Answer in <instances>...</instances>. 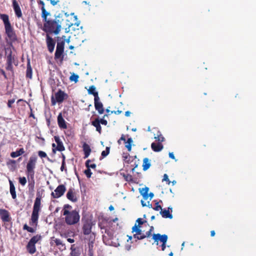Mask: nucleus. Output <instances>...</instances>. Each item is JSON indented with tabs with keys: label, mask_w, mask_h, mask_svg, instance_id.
Listing matches in <instances>:
<instances>
[{
	"label": "nucleus",
	"mask_w": 256,
	"mask_h": 256,
	"mask_svg": "<svg viewBox=\"0 0 256 256\" xmlns=\"http://www.w3.org/2000/svg\"><path fill=\"white\" fill-rule=\"evenodd\" d=\"M135 232L136 234H134V238H137L139 236L140 234L142 233V230L140 228L138 227L137 224H136L132 228V232Z\"/></svg>",
	"instance_id": "bb28decb"
},
{
	"label": "nucleus",
	"mask_w": 256,
	"mask_h": 256,
	"mask_svg": "<svg viewBox=\"0 0 256 256\" xmlns=\"http://www.w3.org/2000/svg\"><path fill=\"white\" fill-rule=\"evenodd\" d=\"M152 150L156 152H159L163 148V146L160 142H152L151 144Z\"/></svg>",
	"instance_id": "393cba45"
},
{
	"label": "nucleus",
	"mask_w": 256,
	"mask_h": 256,
	"mask_svg": "<svg viewBox=\"0 0 256 256\" xmlns=\"http://www.w3.org/2000/svg\"><path fill=\"white\" fill-rule=\"evenodd\" d=\"M133 140L132 139L130 138H128L126 142H125L126 144L125 146L127 148L128 151L130 152L132 150V143Z\"/></svg>",
	"instance_id": "72a5a7b5"
},
{
	"label": "nucleus",
	"mask_w": 256,
	"mask_h": 256,
	"mask_svg": "<svg viewBox=\"0 0 256 256\" xmlns=\"http://www.w3.org/2000/svg\"><path fill=\"white\" fill-rule=\"evenodd\" d=\"M91 162V160H88L86 162V166L87 168H90L94 169L96 168V164H90V163Z\"/></svg>",
	"instance_id": "e433bc0d"
},
{
	"label": "nucleus",
	"mask_w": 256,
	"mask_h": 256,
	"mask_svg": "<svg viewBox=\"0 0 256 256\" xmlns=\"http://www.w3.org/2000/svg\"><path fill=\"white\" fill-rule=\"evenodd\" d=\"M10 182V193L12 195V198L13 199H16V192L15 186L11 180H9Z\"/></svg>",
	"instance_id": "c85d7f7f"
},
{
	"label": "nucleus",
	"mask_w": 256,
	"mask_h": 256,
	"mask_svg": "<svg viewBox=\"0 0 256 256\" xmlns=\"http://www.w3.org/2000/svg\"><path fill=\"white\" fill-rule=\"evenodd\" d=\"M120 140H122L124 142H126V139L125 138V136L123 134L122 136L120 137V139L118 140V142H120Z\"/></svg>",
	"instance_id": "bf43d9fd"
},
{
	"label": "nucleus",
	"mask_w": 256,
	"mask_h": 256,
	"mask_svg": "<svg viewBox=\"0 0 256 256\" xmlns=\"http://www.w3.org/2000/svg\"><path fill=\"white\" fill-rule=\"evenodd\" d=\"M136 222L138 223V224L137 225L138 227L140 228L141 225H142L146 221L142 220L141 218H138L136 220Z\"/></svg>",
	"instance_id": "09e8293b"
},
{
	"label": "nucleus",
	"mask_w": 256,
	"mask_h": 256,
	"mask_svg": "<svg viewBox=\"0 0 256 256\" xmlns=\"http://www.w3.org/2000/svg\"><path fill=\"white\" fill-rule=\"evenodd\" d=\"M0 18L3 21L4 28L10 26H12L10 20L8 16L6 14H0Z\"/></svg>",
	"instance_id": "aec40b11"
},
{
	"label": "nucleus",
	"mask_w": 256,
	"mask_h": 256,
	"mask_svg": "<svg viewBox=\"0 0 256 256\" xmlns=\"http://www.w3.org/2000/svg\"><path fill=\"white\" fill-rule=\"evenodd\" d=\"M25 151L24 148H20L16 152H12L10 153V156L12 158H16L24 153Z\"/></svg>",
	"instance_id": "cd10ccee"
},
{
	"label": "nucleus",
	"mask_w": 256,
	"mask_h": 256,
	"mask_svg": "<svg viewBox=\"0 0 256 256\" xmlns=\"http://www.w3.org/2000/svg\"><path fill=\"white\" fill-rule=\"evenodd\" d=\"M0 218L4 222H9L11 220L9 212L5 209H0Z\"/></svg>",
	"instance_id": "2eb2a0df"
},
{
	"label": "nucleus",
	"mask_w": 256,
	"mask_h": 256,
	"mask_svg": "<svg viewBox=\"0 0 256 256\" xmlns=\"http://www.w3.org/2000/svg\"><path fill=\"white\" fill-rule=\"evenodd\" d=\"M66 190V188L64 184L59 185L54 192H52L51 196L54 198H58L64 195Z\"/></svg>",
	"instance_id": "9b49d317"
},
{
	"label": "nucleus",
	"mask_w": 256,
	"mask_h": 256,
	"mask_svg": "<svg viewBox=\"0 0 256 256\" xmlns=\"http://www.w3.org/2000/svg\"><path fill=\"white\" fill-rule=\"evenodd\" d=\"M52 152H53L55 153L56 150V147L55 144L53 143L52 144Z\"/></svg>",
	"instance_id": "680f3d73"
},
{
	"label": "nucleus",
	"mask_w": 256,
	"mask_h": 256,
	"mask_svg": "<svg viewBox=\"0 0 256 256\" xmlns=\"http://www.w3.org/2000/svg\"><path fill=\"white\" fill-rule=\"evenodd\" d=\"M83 151L84 152V158H87L90 154L92 151L90 146L86 142H84L82 145Z\"/></svg>",
	"instance_id": "412c9836"
},
{
	"label": "nucleus",
	"mask_w": 256,
	"mask_h": 256,
	"mask_svg": "<svg viewBox=\"0 0 256 256\" xmlns=\"http://www.w3.org/2000/svg\"><path fill=\"white\" fill-rule=\"evenodd\" d=\"M54 243L56 244V246H62V247L64 248V244H62V240L58 238H56L54 240Z\"/></svg>",
	"instance_id": "79ce46f5"
},
{
	"label": "nucleus",
	"mask_w": 256,
	"mask_h": 256,
	"mask_svg": "<svg viewBox=\"0 0 256 256\" xmlns=\"http://www.w3.org/2000/svg\"><path fill=\"white\" fill-rule=\"evenodd\" d=\"M54 139L56 142L57 144V146L56 148V150L59 152L64 151L65 150V148L59 136H54Z\"/></svg>",
	"instance_id": "a211bd4d"
},
{
	"label": "nucleus",
	"mask_w": 256,
	"mask_h": 256,
	"mask_svg": "<svg viewBox=\"0 0 256 256\" xmlns=\"http://www.w3.org/2000/svg\"><path fill=\"white\" fill-rule=\"evenodd\" d=\"M68 242L70 243H73L74 242V240L73 238H68L67 239Z\"/></svg>",
	"instance_id": "0e129e2a"
},
{
	"label": "nucleus",
	"mask_w": 256,
	"mask_h": 256,
	"mask_svg": "<svg viewBox=\"0 0 256 256\" xmlns=\"http://www.w3.org/2000/svg\"><path fill=\"white\" fill-rule=\"evenodd\" d=\"M84 173L88 178H90L92 174V172L89 168H87V169L84 171Z\"/></svg>",
	"instance_id": "c03bdc74"
},
{
	"label": "nucleus",
	"mask_w": 256,
	"mask_h": 256,
	"mask_svg": "<svg viewBox=\"0 0 256 256\" xmlns=\"http://www.w3.org/2000/svg\"><path fill=\"white\" fill-rule=\"evenodd\" d=\"M122 110H112V111H111L110 112V114H122Z\"/></svg>",
	"instance_id": "6e6d98bb"
},
{
	"label": "nucleus",
	"mask_w": 256,
	"mask_h": 256,
	"mask_svg": "<svg viewBox=\"0 0 256 256\" xmlns=\"http://www.w3.org/2000/svg\"><path fill=\"white\" fill-rule=\"evenodd\" d=\"M169 156L170 158L172 159H175V156L173 154V152H170L169 153Z\"/></svg>",
	"instance_id": "e2e57ef3"
},
{
	"label": "nucleus",
	"mask_w": 256,
	"mask_h": 256,
	"mask_svg": "<svg viewBox=\"0 0 256 256\" xmlns=\"http://www.w3.org/2000/svg\"><path fill=\"white\" fill-rule=\"evenodd\" d=\"M88 92L89 94H92L94 96V100L99 98L98 92L96 91V88L94 85L90 86L88 90Z\"/></svg>",
	"instance_id": "5701e85b"
},
{
	"label": "nucleus",
	"mask_w": 256,
	"mask_h": 256,
	"mask_svg": "<svg viewBox=\"0 0 256 256\" xmlns=\"http://www.w3.org/2000/svg\"><path fill=\"white\" fill-rule=\"evenodd\" d=\"M94 104L96 110L100 114H104V110L102 102H100V98L94 100Z\"/></svg>",
	"instance_id": "4468645a"
},
{
	"label": "nucleus",
	"mask_w": 256,
	"mask_h": 256,
	"mask_svg": "<svg viewBox=\"0 0 256 256\" xmlns=\"http://www.w3.org/2000/svg\"><path fill=\"white\" fill-rule=\"evenodd\" d=\"M19 182L22 186H24L26 183V179L25 177H20L19 178Z\"/></svg>",
	"instance_id": "a18cd8bd"
},
{
	"label": "nucleus",
	"mask_w": 256,
	"mask_h": 256,
	"mask_svg": "<svg viewBox=\"0 0 256 256\" xmlns=\"http://www.w3.org/2000/svg\"><path fill=\"white\" fill-rule=\"evenodd\" d=\"M30 110H31V113H30V117H32V118H33L34 119H35V118H36V117H35L34 115L33 114V113H32V108H30Z\"/></svg>",
	"instance_id": "338daca9"
},
{
	"label": "nucleus",
	"mask_w": 256,
	"mask_h": 256,
	"mask_svg": "<svg viewBox=\"0 0 256 256\" xmlns=\"http://www.w3.org/2000/svg\"><path fill=\"white\" fill-rule=\"evenodd\" d=\"M152 239L154 240L152 244H156V246L158 245V242H162L161 248L162 250L164 251L166 248V244L168 239L166 234H154L152 235Z\"/></svg>",
	"instance_id": "0eeeda50"
},
{
	"label": "nucleus",
	"mask_w": 256,
	"mask_h": 256,
	"mask_svg": "<svg viewBox=\"0 0 256 256\" xmlns=\"http://www.w3.org/2000/svg\"><path fill=\"white\" fill-rule=\"evenodd\" d=\"M32 68L30 66V61L29 60H28L27 62V68L26 70V77L28 78H32Z\"/></svg>",
	"instance_id": "c756f323"
},
{
	"label": "nucleus",
	"mask_w": 256,
	"mask_h": 256,
	"mask_svg": "<svg viewBox=\"0 0 256 256\" xmlns=\"http://www.w3.org/2000/svg\"><path fill=\"white\" fill-rule=\"evenodd\" d=\"M92 124L96 128V130L100 134L102 132V127L99 122V118H96L92 122Z\"/></svg>",
	"instance_id": "a878e982"
},
{
	"label": "nucleus",
	"mask_w": 256,
	"mask_h": 256,
	"mask_svg": "<svg viewBox=\"0 0 256 256\" xmlns=\"http://www.w3.org/2000/svg\"><path fill=\"white\" fill-rule=\"evenodd\" d=\"M38 4H40V5L42 6V8H41V10H42V16H44V11L46 13H50L49 12L46 11V10L45 8H44V2L43 1H42L41 0H38Z\"/></svg>",
	"instance_id": "f704fd0d"
},
{
	"label": "nucleus",
	"mask_w": 256,
	"mask_h": 256,
	"mask_svg": "<svg viewBox=\"0 0 256 256\" xmlns=\"http://www.w3.org/2000/svg\"><path fill=\"white\" fill-rule=\"evenodd\" d=\"M26 249L28 252L31 254H34L36 250V246L29 242L26 246Z\"/></svg>",
	"instance_id": "b1692460"
},
{
	"label": "nucleus",
	"mask_w": 256,
	"mask_h": 256,
	"mask_svg": "<svg viewBox=\"0 0 256 256\" xmlns=\"http://www.w3.org/2000/svg\"><path fill=\"white\" fill-rule=\"evenodd\" d=\"M38 158L36 156H32L27 163L26 166V174L28 178L30 177L32 180H33V182L31 185L32 189L33 190L34 188V176L35 174L34 169L36 168V164L37 162Z\"/></svg>",
	"instance_id": "20e7f679"
},
{
	"label": "nucleus",
	"mask_w": 256,
	"mask_h": 256,
	"mask_svg": "<svg viewBox=\"0 0 256 256\" xmlns=\"http://www.w3.org/2000/svg\"><path fill=\"white\" fill-rule=\"evenodd\" d=\"M14 102H15L14 99L9 100L8 102V106L9 108H12V104H13Z\"/></svg>",
	"instance_id": "8fccbe9b"
},
{
	"label": "nucleus",
	"mask_w": 256,
	"mask_h": 256,
	"mask_svg": "<svg viewBox=\"0 0 256 256\" xmlns=\"http://www.w3.org/2000/svg\"><path fill=\"white\" fill-rule=\"evenodd\" d=\"M78 78L79 76L78 74H73L70 77V80L72 82H78Z\"/></svg>",
	"instance_id": "4c0bfd02"
},
{
	"label": "nucleus",
	"mask_w": 256,
	"mask_h": 256,
	"mask_svg": "<svg viewBox=\"0 0 256 256\" xmlns=\"http://www.w3.org/2000/svg\"><path fill=\"white\" fill-rule=\"evenodd\" d=\"M46 42L47 47L48 51L52 53L54 52L56 42L54 40L53 38H51L49 34H46Z\"/></svg>",
	"instance_id": "f8f14e48"
},
{
	"label": "nucleus",
	"mask_w": 256,
	"mask_h": 256,
	"mask_svg": "<svg viewBox=\"0 0 256 256\" xmlns=\"http://www.w3.org/2000/svg\"><path fill=\"white\" fill-rule=\"evenodd\" d=\"M43 191L44 190H42L41 194L38 191L36 192V198L34 202L30 221V224L31 226H38L39 212L40 210L42 195Z\"/></svg>",
	"instance_id": "f03ea898"
},
{
	"label": "nucleus",
	"mask_w": 256,
	"mask_h": 256,
	"mask_svg": "<svg viewBox=\"0 0 256 256\" xmlns=\"http://www.w3.org/2000/svg\"><path fill=\"white\" fill-rule=\"evenodd\" d=\"M12 6L16 16L18 18L22 17V13L21 9L16 0H12Z\"/></svg>",
	"instance_id": "f3484780"
},
{
	"label": "nucleus",
	"mask_w": 256,
	"mask_h": 256,
	"mask_svg": "<svg viewBox=\"0 0 256 256\" xmlns=\"http://www.w3.org/2000/svg\"><path fill=\"white\" fill-rule=\"evenodd\" d=\"M58 124L61 129H66L68 128L66 122L63 118L62 113H60L58 116Z\"/></svg>",
	"instance_id": "dca6fc26"
},
{
	"label": "nucleus",
	"mask_w": 256,
	"mask_h": 256,
	"mask_svg": "<svg viewBox=\"0 0 256 256\" xmlns=\"http://www.w3.org/2000/svg\"><path fill=\"white\" fill-rule=\"evenodd\" d=\"M38 155L41 158H44L47 157L46 154L42 150H40L38 152Z\"/></svg>",
	"instance_id": "49530a36"
},
{
	"label": "nucleus",
	"mask_w": 256,
	"mask_h": 256,
	"mask_svg": "<svg viewBox=\"0 0 256 256\" xmlns=\"http://www.w3.org/2000/svg\"><path fill=\"white\" fill-rule=\"evenodd\" d=\"M110 148L109 147H106V150H103L102 152V156L104 158V157H106V156H107L109 153H110Z\"/></svg>",
	"instance_id": "ea45409f"
},
{
	"label": "nucleus",
	"mask_w": 256,
	"mask_h": 256,
	"mask_svg": "<svg viewBox=\"0 0 256 256\" xmlns=\"http://www.w3.org/2000/svg\"><path fill=\"white\" fill-rule=\"evenodd\" d=\"M6 54V66L8 70L12 71L13 69L12 63L14 62V56H12V50L10 47L5 48Z\"/></svg>",
	"instance_id": "1a4fd4ad"
},
{
	"label": "nucleus",
	"mask_w": 256,
	"mask_h": 256,
	"mask_svg": "<svg viewBox=\"0 0 256 256\" xmlns=\"http://www.w3.org/2000/svg\"><path fill=\"white\" fill-rule=\"evenodd\" d=\"M89 250L88 252V256H94V251H93V244L89 242L88 244Z\"/></svg>",
	"instance_id": "58836bf2"
},
{
	"label": "nucleus",
	"mask_w": 256,
	"mask_h": 256,
	"mask_svg": "<svg viewBox=\"0 0 256 256\" xmlns=\"http://www.w3.org/2000/svg\"><path fill=\"white\" fill-rule=\"evenodd\" d=\"M70 208H72V206L68 204H66L64 206L63 210H68V209H70Z\"/></svg>",
	"instance_id": "13d9d810"
},
{
	"label": "nucleus",
	"mask_w": 256,
	"mask_h": 256,
	"mask_svg": "<svg viewBox=\"0 0 256 256\" xmlns=\"http://www.w3.org/2000/svg\"><path fill=\"white\" fill-rule=\"evenodd\" d=\"M149 191V188L147 186H146L142 189H140V194L143 196V198L144 200H148V197H150V200H152V198L154 196V194L152 192H150L148 194Z\"/></svg>",
	"instance_id": "ddd939ff"
},
{
	"label": "nucleus",
	"mask_w": 256,
	"mask_h": 256,
	"mask_svg": "<svg viewBox=\"0 0 256 256\" xmlns=\"http://www.w3.org/2000/svg\"><path fill=\"white\" fill-rule=\"evenodd\" d=\"M65 165H66V162H62V166H61V167H60L61 171H63L64 170L66 172V168H65Z\"/></svg>",
	"instance_id": "5fc2aeb1"
},
{
	"label": "nucleus",
	"mask_w": 256,
	"mask_h": 256,
	"mask_svg": "<svg viewBox=\"0 0 256 256\" xmlns=\"http://www.w3.org/2000/svg\"><path fill=\"white\" fill-rule=\"evenodd\" d=\"M10 163L11 164H16V162L15 160H10Z\"/></svg>",
	"instance_id": "774afa93"
},
{
	"label": "nucleus",
	"mask_w": 256,
	"mask_h": 256,
	"mask_svg": "<svg viewBox=\"0 0 256 256\" xmlns=\"http://www.w3.org/2000/svg\"><path fill=\"white\" fill-rule=\"evenodd\" d=\"M100 124H102L103 125L106 126L108 124V121L104 118L99 119Z\"/></svg>",
	"instance_id": "603ef678"
},
{
	"label": "nucleus",
	"mask_w": 256,
	"mask_h": 256,
	"mask_svg": "<svg viewBox=\"0 0 256 256\" xmlns=\"http://www.w3.org/2000/svg\"><path fill=\"white\" fill-rule=\"evenodd\" d=\"M66 198L72 202H76L78 200L77 197L74 192L72 188H70L66 194Z\"/></svg>",
	"instance_id": "6ab92c4d"
},
{
	"label": "nucleus",
	"mask_w": 256,
	"mask_h": 256,
	"mask_svg": "<svg viewBox=\"0 0 256 256\" xmlns=\"http://www.w3.org/2000/svg\"><path fill=\"white\" fill-rule=\"evenodd\" d=\"M23 230H26L28 232H30L31 233H34L35 232V230L34 228L28 226L26 224H25L24 225Z\"/></svg>",
	"instance_id": "c9c22d12"
},
{
	"label": "nucleus",
	"mask_w": 256,
	"mask_h": 256,
	"mask_svg": "<svg viewBox=\"0 0 256 256\" xmlns=\"http://www.w3.org/2000/svg\"><path fill=\"white\" fill-rule=\"evenodd\" d=\"M42 239V236L40 235L36 234V236H33L29 242H31L32 244H34L36 246V244L38 241Z\"/></svg>",
	"instance_id": "473e14b6"
},
{
	"label": "nucleus",
	"mask_w": 256,
	"mask_h": 256,
	"mask_svg": "<svg viewBox=\"0 0 256 256\" xmlns=\"http://www.w3.org/2000/svg\"><path fill=\"white\" fill-rule=\"evenodd\" d=\"M94 224L90 220H86L83 222V225L82 226V231L84 235H89V242L90 243L93 244L95 240L96 234L94 232H92V226Z\"/></svg>",
	"instance_id": "39448f33"
},
{
	"label": "nucleus",
	"mask_w": 256,
	"mask_h": 256,
	"mask_svg": "<svg viewBox=\"0 0 256 256\" xmlns=\"http://www.w3.org/2000/svg\"><path fill=\"white\" fill-rule=\"evenodd\" d=\"M70 256H80V252L78 248L75 246L74 244H72L70 247Z\"/></svg>",
	"instance_id": "4be33fe9"
},
{
	"label": "nucleus",
	"mask_w": 256,
	"mask_h": 256,
	"mask_svg": "<svg viewBox=\"0 0 256 256\" xmlns=\"http://www.w3.org/2000/svg\"><path fill=\"white\" fill-rule=\"evenodd\" d=\"M44 22L42 30L46 34H58L62 29V24L64 21V16L62 14L54 15L52 18L50 13L44 12V16H42Z\"/></svg>",
	"instance_id": "f257e3e1"
},
{
	"label": "nucleus",
	"mask_w": 256,
	"mask_h": 256,
	"mask_svg": "<svg viewBox=\"0 0 256 256\" xmlns=\"http://www.w3.org/2000/svg\"><path fill=\"white\" fill-rule=\"evenodd\" d=\"M151 234L152 233L150 232V230H148V231L146 232L145 234L146 237V238L150 237L151 235Z\"/></svg>",
	"instance_id": "052dcab7"
},
{
	"label": "nucleus",
	"mask_w": 256,
	"mask_h": 256,
	"mask_svg": "<svg viewBox=\"0 0 256 256\" xmlns=\"http://www.w3.org/2000/svg\"><path fill=\"white\" fill-rule=\"evenodd\" d=\"M64 40H62L61 38L58 39L56 44V50L54 54V60L60 63L63 62L64 56Z\"/></svg>",
	"instance_id": "423d86ee"
},
{
	"label": "nucleus",
	"mask_w": 256,
	"mask_h": 256,
	"mask_svg": "<svg viewBox=\"0 0 256 256\" xmlns=\"http://www.w3.org/2000/svg\"><path fill=\"white\" fill-rule=\"evenodd\" d=\"M124 177L125 180L127 182H130L132 180V176L130 174H124Z\"/></svg>",
	"instance_id": "de8ad7c7"
},
{
	"label": "nucleus",
	"mask_w": 256,
	"mask_h": 256,
	"mask_svg": "<svg viewBox=\"0 0 256 256\" xmlns=\"http://www.w3.org/2000/svg\"><path fill=\"white\" fill-rule=\"evenodd\" d=\"M130 114H131V112H130V111H126V112H125V116H127V117L130 116Z\"/></svg>",
	"instance_id": "69168bd1"
},
{
	"label": "nucleus",
	"mask_w": 256,
	"mask_h": 256,
	"mask_svg": "<svg viewBox=\"0 0 256 256\" xmlns=\"http://www.w3.org/2000/svg\"><path fill=\"white\" fill-rule=\"evenodd\" d=\"M55 99L53 96L52 97L51 101L52 105H54L56 102L62 103L63 101L68 98V95L61 90L55 93Z\"/></svg>",
	"instance_id": "6e6552de"
},
{
	"label": "nucleus",
	"mask_w": 256,
	"mask_h": 256,
	"mask_svg": "<svg viewBox=\"0 0 256 256\" xmlns=\"http://www.w3.org/2000/svg\"><path fill=\"white\" fill-rule=\"evenodd\" d=\"M150 166L149 159L148 158H145L143 160L142 168L144 171L148 170Z\"/></svg>",
	"instance_id": "2f4dec72"
},
{
	"label": "nucleus",
	"mask_w": 256,
	"mask_h": 256,
	"mask_svg": "<svg viewBox=\"0 0 256 256\" xmlns=\"http://www.w3.org/2000/svg\"><path fill=\"white\" fill-rule=\"evenodd\" d=\"M146 238V237L145 234H144L142 232L141 234L139 235V236L136 239L138 240H143V239L145 238Z\"/></svg>",
	"instance_id": "864d4df0"
},
{
	"label": "nucleus",
	"mask_w": 256,
	"mask_h": 256,
	"mask_svg": "<svg viewBox=\"0 0 256 256\" xmlns=\"http://www.w3.org/2000/svg\"><path fill=\"white\" fill-rule=\"evenodd\" d=\"M162 181H166V182H167L168 184H170V182L169 180L168 176L166 174H164V178H163V179H162Z\"/></svg>",
	"instance_id": "3c124183"
},
{
	"label": "nucleus",
	"mask_w": 256,
	"mask_h": 256,
	"mask_svg": "<svg viewBox=\"0 0 256 256\" xmlns=\"http://www.w3.org/2000/svg\"><path fill=\"white\" fill-rule=\"evenodd\" d=\"M160 214L164 218H169L170 219L172 218V215L170 214L169 210L166 209H162L160 212Z\"/></svg>",
	"instance_id": "7c9ffc66"
},
{
	"label": "nucleus",
	"mask_w": 256,
	"mask_h": 256,
	"mask_svg": "<svg viewBox=\"0 0 256 256\" xmlns=\"http://www.w3.org/2000/svg\"><path fill=\"white\" fill-rule=\"evenodd\" d=\"M5 31L7 36L8 38L9 43L12 46V43L16 42L18 40L16 34L12 26L6 28Z\"/></svg>",
	"instance_id": "9d476101"
},
{
	"label": "nucleus",
	"mask_w": 256,
	"mask_h": 256,
	"mask_svg": "<svg viewBox=\"0 0 256 256\" xmlns=\"http://www.w3.org/2000/svg\"><path fill=\"white\" fill-rule=\"evenodd\" d=\"M63 215L65 216V222L68 225H74L80 222V215L78 210H76L69 211L68 210H64Z\"/></svg>",
	"instance_id": "7ed1b4c3"
},
{
	"label": "nucleus",
	"mask_w": 256,
	"mask_h": 256,
	"mask_svg": "<svg viewBox=\"0 0 256 256\" xmlns=\"http://www.w3.org/2000/svg\"><path fill=\"white\" fill-rule=\"evenodd\" d=\"M50 4L52 5V6H55L60 1L58 0H50Z\"/></svg>",
	"instance_id": "4d7b16f0"
},
{
	"label": "nucleus",
	"mask_w": 256,
	"mask_h": 256,
	"mask_svg": "<svg viewBox=\"0 0 256 256\" xmlns=\"http://www.w3.org/2000/svg\"><path fill=\"white\" fill-rule=\"evenodd\" d=\"M154 138L158 142L160 143L164 140V137L161 134L158 135V136H156Z\"/></svg>",
	"instance_id": "37998d69"
},
{
	"label": "nucleus",
	"mask_w": 256,
	"mask_h": 256,
	"mask_svg": "<svg viewBox=\"0 0 256 256\" xmlns=\"http://www.w3.org/2000/svg\"><path fill=\"white\" fill-rule=\"evenodd\" d=\"M159 202H162V201L161 200H160L159 202H156V206L153 208V209L155 210L158 211L160 210H162V207L159 204Z\"/></svg>",
	"instance_id": "a19ab883"
}]
</instances>
